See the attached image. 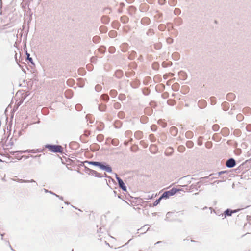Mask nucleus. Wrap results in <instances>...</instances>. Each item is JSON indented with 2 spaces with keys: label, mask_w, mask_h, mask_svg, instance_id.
<instances>
[{
  "label": "nucleus",
  "mask_w": 251,
  "mask_h": 251,
  "mask_svg": "<svg viewBox=\"0 0 251 251\" xmlns=\"http://www.w3.org/2000/svg\"><path fill=\"white\" fill-rule=\"evenodd\" d=\"M45 148L49 151L55 153H61L63 152V148L60 145H46Z\"/></svg>",
  "instance_id": "f257e3e1"
},
{
  "label": "nucleus",
  "mask_w": 251,
  "mask_h": 251,
  "mask_svg": "<svg viewBox=\"0 0 251 251\" xmlns=\"http://www.w3.org/2000/svg\"><path fill=\"white\" fill-rule=\"evenodd\" d=\"M87 162L89 164L99 166L100 169L104 170L107 172H112V169L109 165H105L100 162L96 161H88Z\"/></svg>",
  "instance_id": "f03ea898"
},
{
  "label": "nucleus",
  "mask_w": 251,
  "mask_h": 251,
  "mask_svg": "<svg viewBox=\"0 0 251 251\" xmlns=\"http://www.w3.org/2000/svg\"><path fill=\"white\" fill-rule=\"evenodd\" d=\"M116 179L118 182L120 187L124 191H126V187L125 185V183L123 181V180L119 178V177H116Z\"/></svg>",
  "instance_id": "7ed1b4c3"
},
{
  "label": "nucleus",
  "mask_w": 251,
  "mask_h": 251,
  "mask_svg": "<svg viewBox=\"0 0 251 251\" xmlns=\"http://www.w3.org/2000/svg\"><path fill=\"white\" fill-rule=\"evenodd\" d=\"M235 165V161L232 158L228 159L226 162V166L229 168L233 167Z\"/></svg>",
  "instance_id": "20e7f679"
},
{
  "label": "nucleus",
  "mask_w": 251,
  "mask_h": 251,
  "mask_svg": "<svg viewBox=\"0 0 251 251\" xmlns=\"http://www.w3.org/2000/svg\"><path fill=\"white\" fill-rule=\"evenodd\" d=\"M180 190V189L174 188L171 189L170 190L168 191L167 192L168 193V194L171 196L174 195L175 194L179 192Z\"/></svg>",
  "instance_id": "39448f33"
},
{
  "label": "nucleus",
  "mask_w": 251,
  "mask_h": 251,
  "mask_svg": "<svg viewBox=\"0 0 251 251\" xmlns=\"http://www.w3.org/2000/svg\"><path fill=\"white\" fill-rule=\"evenodd\" d=\"M235 212H236V211H232V210H230L229 209H227L226 211H225L224 212L225 217H226V216H231L232 213H233Z\"/></svg>",
  "instance_id": "423d86ee"
},
{
  "label": "nucleus",
  "mask_w": 251,
  "mask_h": 251,
  "mask_svg": "<svg viewBox=\"0 0 251 251\" xmlns=\"http://www.w3.org/2000/svg\"><path fill=\"white\" fill-rule=\"evenodd\" d=\"M170 196L168 194V193L167 191L163 193L162 195L160 197L161 199L162 198H168Z\"/></svg>",
  "instance_id": "0eeeda50"
},
{
  "label": "nucleus",
  "mask_w": 251,
  "mask_h": 251,
  "mask_svg": "<svg viewBox=\"0 0 251 251\" xmlns=\"http://www.w3.org/2000/svg\"><path fill=\"white\" fill-rule=\"evenodd\" d=\"M156 149V146L155 145H151L150 147V150H151V151H152L153 150H154V152H155Z\"/></svg>",
  "instance_id": "6e6552de"
},
{
  "label": "nucleus",
  "mask_w": 251,
  "mask_h": 251,
  "mask_svg": "<svg viewBox=\"0 0 251 251\" xmlns=\"http://www.w3.org/2000/svg\"><path fill=\"white\" fill-rule=\"evenodd\" d=\"M162 199L161 198V197H160L158 199L156 200L154 202V205H157L159 202H160V200H161Z\"/></svg>",
  "instance_id": "1a4fd4ad"
},
{
  "label": "nucleus",
  "mask_w": 251,
  "mask_h": 251,
  "mask_svg": "<svg viewBox=\"0 0 251 251\" xmlns=\"http://www.w3.org/2000/svg\"><path fill=\"white\" fill-rule=\"evenodd\" d=\"M19 152L21 153H24V152H32L31 151L29 150H25V151H16V152Z\"/></svg>",
  "instance_id": "9d476101"
},
{
  "label": "nucleus",
  "mask_w": 251,
  "mask_h": 251,
  "mask_svg": "<svg viewBox=\"0 0 251 251\" xmlns=\"http://www.w3.org/2000/svg\"><path fill=\"white\" fill-rule=\"evenodd\" d=\"M171 130L172 132H175V134L177 132V129L176 127H172L171 128Z\"/></svg>",
  "instance_id": "9b49d317"
},
{
  "label": "nucleus",
  "mask_w": 251,
  "mask_h": 251,
  "mask_svg": "<svg viewBox=\"0 0 251 251\" xmlns=\"http://www.w3.org/2000/svg\"><path fill=\"white\" fill-rule=\"evenodd\" d=\"M228 98L233 99L234 98V95L233 94H228L227 95Z\"/></svg>",
  "instance_id": "f8f14e48"
},
{
  "label": "nucleus",
  "mask_w": 251,
  "mask_h": 251,
  "mask_svg": "<svg viewBox=\"0 0 251 251\" xmlns=\"http://www.w3.org/2000/svg\"><path fill=\"white\" fill-rule=\"evenodd\" d=\"M121 20H123L124 22H127L128 18L126 16H123L121 18Z\"/></svg>",
  "instance_id": "ddd939ff"
},
{
  "label": "nucleus",
  "mask_w": 251,
  "mask_h": 251,
  "mask_svg": "<svg viewBox=\"0 0 251 251\" xmlns=\"http://www.w3.org/2000/svg\"><path fill=\"white\" fill-rule=\"evenodd\" d=\"M184 149V148L183 146L178 147V150L179 151H182Z\"/></svg>",
  "instance_id": "4468645a"
},
{
  "label": "nucleus",
  "mask_w": 251,
  "mask_h": 251,
  "mask_svg": "<svg viewBox=\"0 0 251 251\" xmlns=\"http://www.w3.org/2000/svg\"><path fill=\"white\" fill-rule=\"evenodd\" d=\"M102 97H103V98L104 100H107V99H108V96L107 95H103V96H102Z\"/></svg>",
  "instance_id": "2eb2a0df"
},
{
  "label": "nucleus",
  "mask_w": 251,
  "mask_h": 251,
  "mask_svg": "<svg viewBox=\"0 0 251 251\" xmlns=\"http://www.w3.org/2000/svg\"><path fill=\"white\" fill-rule=\"evenodd\" d=\"M187 144L189 147H190L192 144V142L191 141H189L187 142Z\"/></svg>",
  "instance_id": "dca6fc26"
},
{
  "label": "nucleus",
  "mask_w": 251,
  "mask_h": 251,
  "mask_svg": "<svg viewBox=\"0 0 251 251\" xmlns=\"http://www.w3.org/2000/svg\"><path fill=\"white\" fill-rule=\"evenodd\" d=\"M94 39L96 41H98L99 40V38L98 37H94Z\"/></svg>",
  "instance_id": "f3484780"
},
{
  "label": "nucleus",
  "mask_w": 251,
  "mask_h": 251,
  "mask_svg": "<svg viewBox=\"0 0 251 251\" xmlns=\"http://www.w3.org/2000/svg\"><path fill=\"white\" fill-rule=\"evenodd\" d=\"M92 172L94 174H98V173L96 171L92 170Z\"/></svg>",
  "instance_id": "a211bd4d"
},
{
  "label": "nucleus",
  "mask_w": 251,
  "mask_h": 251,
  "mask_svg": "<svg viewBox=\"0 0 251 251\" xmlns=\"http://www.w3.org/2000/svg\"><path fill=\"white\" fill-rule=\"evenodd\" d=\"M191 134H192V133H191V132H187V133H186V134H187V135H190Z\"/></svg>",
  "instance_id": "6ab92c4d"
},
{
  "label": "nucleus",
  "mask_w": 251,
  "mask_h": 251,
  "mask_svg": "<svg viewBox=\"0 0 251 251\" xmlns=\"http://www.w3.org/2000/svg\"><path fill=\"white\" fill-rule=\"evenodd\" d=\"M217 127H218V126H217V125H214V126H213V128H214V129H216V128H217Z\"/></svg>",
  "instance_id": "aec40b11"
},
{
  "label": "nucleus",
  "mask_w": 251,
  "mask_h": 251,
  "mask_svg": "<svg viewBox=\"0 0 251 251\" xmlns=\"http://www.w3.org/2000/svg\"><path fill=\"white\" fill-rule=\"evenodd\" d=\"M171 101H171V100H169L168 101V103H169V104H172V103H171Z\"/></svg>",
  "instance_id": "412c9836"
},
{
  "label": "nucleus",
  "mask_w": 251,
  "mask_h": 251,
  "mask_svg": "<svg viewBox=\"0 0 251 251\" xmlns=\"http://www.w3.org/2000/svg\"><path fill=\"white\" fill-rule=\"evenodd\" d=\"M137 134H140H140H141V132H137L136 133V135H137Z\"/></svg>",
  "instance_id": "4be33fe9"
},
{
  "label": "nucleus",
  "mask_w": 251,
  "mask_h": 251,
  "mask_svg": "<svg viewBox=\"0 0 251 251\" xmlns=\"http://www.w3.org/2000/svg\"><path fill=\"white\" fill-rule=\"evenodd\" d=\"M225 172H224V171H221V172H220L219 173V175H220V174H221L224 173Z\"/></svg>",
  "instance_id": "5701e85b"
},
{
  "label": "nucleus",
  "mask_w": 251,
  "mask_h": 251,
  "mask_svg": "<svg viewBox=\"0 0 251 251\" xmlns=\"http://www.w3.org/2000/svg\"><path fill=\"white\" fill-rule=\"evenodd\" d=\"M113 33H114V32L111 31V32H110V34H113Z\"/></svg>",
  "instance_id": "b1692460"
},
{
  "label": "nucleus",
  "mask_w": 251,
  "mask_h": 251,
  "mask_svg": "<svg viewBox=\"0 0 251 251\" xmlns=\"http://www.w3.org/2000/svg\"><path fill=\"white\" fill-rule=\"evenodd\" d=\"M200 102V103H201V102L202 103V102H204V101H200V102Z\"/></svg>",
  "instance_id": "393cba45"
},
{
  "label": "nucleus",
  "mask_w": 251,
  "mask_h": 251,
  "mask_svg": "<svg viewBox=\"0 0 251 251\" xmlns=\"http://www.w3.org/2000/svg\"><path fill=\"white\" fill-rule=\"evenodd\" d=\"M23 182H27V181H25V180H24ZM28 182H29V181H28Z\"/></svg>",
  "instance_id": "a878e982"
},
{
  "label": "nucleus",
  "mask_w": 251,
  "mask_h": 251,
  "mask_svg": "<svg viewBox=\"0 0 251 251\" xmlns=\"http://www.w3.org/2000/svg\"><path fill=\"white\" fill-rule=\"evenodd\" d=\"M161 0V2H163L164 1H165V0Z\"/></svg>",
  "instance_id": "bb28decb"
},
{
  "label": "nucleus",
  "mask_w": 251,
  "mask_h": 251,
  "mask_svg": "<svg viewBox=\"0 0 251 251\" xmlns=\"http://www.w3.org/2000/svg\"><path fill=\"white\" fill-rule=\"evenodd\" d=\"M161 0V2H163L164 1H165V0Z\"/></svg>",
  "instance_id": "cd10ccee"
},
{
  "label": "nucleus",
  "mask_w": 251,
  "mask_h": 251,
  "mask_svg": "<svg viewBox=\"0 0 251 251\" xmlns=\"http://www.w3.org/2000/svg\"><path fill=\"white\" fill-rule=\"evenodd\" d=\"M69 92H70V91H66V93H69Z\"/></svg>",
  "instance_id": "c85d7f7f"
},
{
  "label": "nucleus",
  "mask_w": 251,
  "mask_h": 251,
  "mask_svg": "<svg viewBox=\"0 0 251 251\" xmlns=\"http://www.w3.org/2000/svg\"><path fill=\"white\" fill-rule=\"evenodd\" d=\"M169 149L172 151V148H169Z\"/></svg>",
  "instance_id": "c756f323"
},
{
  "label": "nucleus",
  "mask_w": 251,
  "mask_h": 251,
  "mask_svg": "<svg viewBox=\"0 0 251 251\" xmlns=\"http://www.w3.org/2000/svg\"><path fill=\"white\" fill-rule=\"evenodd\" d=\"M0 161H2V160L0 159Z\"/></svg>",
  "instance_id": "7c9ffc66"
}]
</instances>
